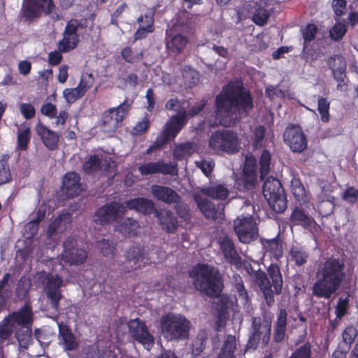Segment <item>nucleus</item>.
<instances>
[{
  "mask_svg": "<svg viewBox=\"0 0 358 358\" xmlns=\"http://www.w3.org/2000/svg\"><path fill=\"white\" fill-rule=\"evenodd\" d=\"M252 107L251 96L241 84L238 81L230 83L217 95L215 119L209 120V124L232 126L241 111L248 113Z\"/></svg>",
  "mask_w": 358,
  "mask_h": 358,
  "instance_id": "f257e3e1",
  "label": "nucleus"
},
{
  "mask_svg": "<svg viewBox=\"0 0 358 358\" xmlns=\"http://www.w3.org/2000/svg\"><path fill=\"white\" fill-rule=\"evenodd\" d=\"M345 268L343 259L328 258L318 266L313 294L317 297L329 299L340 288L345 278Z\"/></svg>",
  "mask_w": 358,
  "mask_h": 358,
  "instance_id": "f03ea898",
  "label": "nucleus"
},
{
  "mask_svg": "<svg viewBox=\"0 0 358 358\" xmlns=\"http://www.w3.org/2000/svg\"><path fill=\"white\" fill-rule=\"evenodd\" d=\"M32 322V313L29 306H25L17 312H15L6 318L0 324V338L7 339L18 327L22 326L26 329L22 334L17 332L16 338L20 349H27L31 343V331L28 327Z\"/></svg>",
  "mask_w": 358,
  "mask_h": 358,
  "instance_id": "7ed1b4c3",
  "label": "nucleus"
},
{
  "mask_svg": "<svg viewBox=\"0 0 358 358\" xmlns=\"http://www.w3.org/2000/svg\"><path fill=\"white\" fill-rule=\"evenodd\" d=\"M189 277L196 289L210 297H217L221 293L223 284L217 270L207 265L199 264L189 272Z\"/></svg>",
  "mask_w": 358,
  "mask_h": 358,
  "instance_id": "20e7f679",
  "label": "nucleus"
},
{
  "mask_svg": "<svg viewBox=\"0 0 358 358\" xmlns=\"http://www.w3.org/2000/svg\"><path fill=\"white\" fill-rule=\"evenodd\" d=\"M268 273L272 280L273 290L271 289V283L264 272L258 271L255 274V280L259 284L266 303L271 305L273 301V294H280L282 290V278L280 269L277 265L271 264L268 268Z\"/></svg>",
  "mask_w": 358,
  "mask_h": 358,
  "instance_id": "39448f33",
  "label": "nucleus"
},
{
  "mask_svg": "<svg viewBox=\"0 0 358 358\" xmlns=\"http://www.w3.org/2000/svg\"><path fill=\"white\" fill-rule=\"evenodd\" d=\"M163 336L167 340H178L187 337L189 322L181 315L168 314L161 319Z\"/></svg>",
  "mask_w": 358,
  "mask_h": 358,
  "instance_id": "423d86ee",
  "label": "nucleus"
},
{
  "mask_svg": "<svg viewBox=\"0 0 358 358\" xmlns=\"http://www.w3.org/2000/svg\"><path fill=\"white\" fill-rule=\"evenodd\" d=\"M263 194L271 208L276 213H282L287 208V200L280 181L268 177L264 182Z\"/></svg>",
  "mask_w": 358,
  "mask_h": 358,
  "instance_id": "0eeeda50",
  "label": "nucleus"
},
{
  "mask_svg": "<svg viewBox=\"0 0 358 358\" xmlns=\"http://www.w3.org/2000/svg\"><path fill=\"white\" fill-rule=\"evenodd\" d=\"M208 145L215 152L222 151L228 154H234L239 150L241 141L236 133L224 130L213 134Z\"/></svg>",
  "mask_w": 358,
  "mask_h": 358,
  "instance_id": "6e6552de",
  "label": "nucleus"
},
{
  "mask_svg": "<svg viewBox=\"0 0 358 358\" xmlns=\"http://www.w3.org/2000/svg\"><path fill=\"white\" fill-rule=\"evenodd\" d=\"M234 229L239 241L243 243H249L259 236L258 224L250 215L237 217L234 221Z\"/></svg>",
  "mask_w": 358,
  "mask_h": 358,
  "instance_id": "1a4fd4ad",
  "label": "nucleus"
},
{
  "mask_svg": "<svg viewBox=\"0 0 358 358\" xmlns=\"http://www.w3.org/2000/svg\"><path fill=\"white\" fill-rule=\"evenodd\" d=\"M128 106L121 104L117 107L106 110L101 117V129L105 133H113L122 125Z\"/></svg>",
  "mask_w": 358,
  "mask_h": 358,
  "instance_id": "9d476101",
  "label": "nucleus"
},
{
  "mask_svg": "<svg viewBox=\"0 0 358 358\" xmlns=\"http://www.w3.org/2000/svg\"><path fill=\"white\" fill-rule=\"evenodd\" d=\"M54 10L52 0H24L22 14L27 19L32 20L38 17L43 12L50 14Z\"/></svg>",
  "mask_w": 358,
  "mask_h": 358,
  "instance_id": "9b49d317",
  "label": "nucleus"
},
{
  "mask_svg": "<svg viewBox=\"0 0 358 358\" xmlns=\"http://www.w3.org/2000/svg\"><path fill=\"white\" fill-rule=\"evenodd\" d=\"M187 122V116L173 115L157 138V146H162L174 138Z\"/></svg>",
  "mask_w": 358,
  "mask_h": 358,
  "instance_id": "f8f14e48",
  "label": "nucleus"
},
{
  "mask_svg": "<svg viewBox=\"0 0 358 358\" xmlns=\"http://www.w3.org/2000/svg\"><path fill=\"white\" fill-rule=\"evenodd\" d=\"M283 138L285 143L293 152H301L307 147L306 136L299 126H288L285 130Z\"/></svg>",
  "mask_w": 358,
  "mask_h": 358,
  "instance_id": "ddd939ff",
  "label": "nucleus"
},
{
  "mask_svg": "<svg viewBox=\"0 0 358 358\" xmlns=\"http://www.w3.org/2000/svg\"><path fill=\"white\" fill-rule=\"evenodd\" d=\"M271 320L262 322L260 318L253 320V332L248 341V348H255L262 341L266 345L270 338Z\"/></svg>",
  "mask_w": 358,
  "mask_h": 358,
  "instance_id": "4468645a",
  "label": "nucleus"
},
{
  "mask_svg": "<svg viewBox=\"0 0 358 358\" xmlns=\"http://www.w3.org/2000/svg\"><path fill=\"white\" fill-rule=\"evenodd\" d=\"M62 260L70 264H83L87 259V252L82 248L76 247V241L69 238L64 243Z\"/></svg>",
  "mask_w": 358,
  "mask_h": 358,
  "instance_id": "2eb2a0df",
  "label": "nucleus"
},
{
  "mask_svg": "<svg viewBox=\"0 0 358 358\" xmlns=\"http://www.w3.org/2000/svg\"><path fill=\"white\" fill-rule=\"evenodd\" d=\"M41 277L43 278L42 282L46 287L47 295L51 301L52 307L56 309L61 299L59 288L62 285L63 275L61 273L59 276L57 274L44 273L41 274Z\"/></svg>",
  "mask_w": 358,
  "mask_h": 358,
  "instance_id": "dca6fc26",
  "label": "nucleus"
},
{
  "mask_svg": "<svg viewBox=\"0 0 358 358\" xmlns=\"http://www.w3.org/2000/svg\"><path fill=\"white\" fill-rule=\"evenodd\" d=\"M129 333L144 348L149 350L153 344V338L148 332L143 322L138 319L131 320L128 323Z\"/></svg>",
  "mask_w": 358,
  "mask_h": 358,
  "instance_id": "f3484780",
  "label": "nucleus"
},
{
  "mask_svg": "<svg viewBox=\"0 0 358 358\" xmlns=\"http://www.w3.org/2000/svg\"><path fill=\"white\" fill-rule=\"evenodd\" d=\"M125 212V207L118 203L106 205L96 211L94 215V222L97 224H105L115 220Z\"/></svg>",
  "mask_w": 358,
  "mask_h": 358,
  "instance_id": "a211bd4d",
  "label": "nucleus"
},
{
  "mask_svg": "<svg viewBox=\"0 0 358 358\" xmlns=\"http://www.w3.org/2000/svg\"><path fill=\"white\" fill-rule=\"evenodd\" d=\"M256 181V159L252 155H248L243 169V178L236 181L239 190L250 189Z\"/></svg>",
  "mask_w": 358,
  "mask_h": 358,
  "instance_id": "6ab92c4d",
  "label": "nucleus"
},
{
  "mask_svg": "<svg viewBox=\"0 0 358 358\" xmlns=\"http://www.w3.org/2000/svg\"><path fill=\"white\" fill-rule=\"evenodd\" d=\"M147 261L144 249L140 246L131 247L125 254V262L123 270L128 272L140 268Z\"/></svg>",
  "mask_w": 358,
  "mask_h": 358,
  "instance_id": "aec40b11",
  "label": "nucleus"
},
{
  "mask_svg": "<svg viewBox=\"0 0 358 358\" xmlns=\"http://www.w3.org/2000/svg\"><path fill=\"white\" fill-rule=\"evenodd\" d=\"M138 170L142 175H150L157 173L176 175L178 171L176 164H165L163 161L142 164L139 166Z\"/></svg>",
  "mask_w": 358,
  "mask_h": 358,
  "instance_id": "412c9836",
  "label": "nucleus"
},
{
  "mask_svg": "<svg viewBox=\"0 0 358 358\" xmlns=\"http://www.w3.org/2000/svg\"><path fill=\"white\" fill-rule=\"evenodd\" d=\"M71 215L69 212L61 213L50 225L47 234L50 238L56 240V236L63 233L71 222Z\"/></svg>",
  "mask_w": 358,
  "mask_h": 358,
  "instance_id": "4be33fe9",
  "label": "nucleus"
},
{
  "mask_svg": "<svg viewBox=\"0 0 358 358\" xmlns=\"http://www.w3.org/2000/svg\"><path fill=\"white\" fill-rule=\"evenodd\" d=\"M80 180V176L76 173H66L63 178V192L70 197L78 195L83 190Z\"/></svg>",
  "mask_w": 358,
  "mask_h": 358,
  "instance_id": "5701e85b",
  "label": "nucleus"
},
{
  "mask_svg": "<svg viewBox=\"0 0 358 358\" xmlns=\"http://www.w3.org/2000/svg\"><path fill=\"white\" fill-rule=\"evenodd\" d=\"M194 198L200 210L205 217L211 220H222L223 218V208L215 209L210 201L202 198L200 193H195Z\"/></svg>",
  "mask_w": 358,
  "mask_h": 358,
  "instance_id": "b1692460",
  "label": "nucleus"
},
{
  "mask_svg": "<svg viewBox=\"0 0 358 358\" xmlns=\"http://www.w3.org/2000/svg\"><path fill=\"white\" fill-rule=\"evenodd\" d=\"M290 222L292 224L301 225L308 229L311 233L317 231L318 226L314 219L306 215L301 209L295 208L293 210Z\"/></svg>",
  "mask_w": 358,
  "mask_h": 358,
  "instance_id": "393cba45",
  "label": "nucleus"
},
{
  "mask_svg": "<svg viewBox=\"0 0 358 358\" xmlns=\"http://www.w3.org/2000/svg\"><path fill=\"white\" fill-rule=\"evenodd\" d=\"M187 43V38L180 34H170L166 37V47L170 55L176 56L183 51Z\"/></svg>",
  "mask_w": 358,
  "mask_h": 358,
  "instance_id": "a878e982",
  "label": "nucleus"
},
{
  "mask_svg": "<svg viewBox=\"0 0 358 358\" xmlns=\"http://www.w3.org/2000/svg\"><path fill=\"white\" fill-rule=\"evenodd\" d=\"M152 195L158 200L167 203H177L179 201V196L172 189L162 185H153L151 189Z\"/></svg>",
  "mask_w": 358,
  "mask_h": 358,
  "instance_id": "bb28decb",
  "label": "nucleus"
},
{
  "mask_svg": "<svg viewBox=\"0 0 358 358\" xmlns=\"http://www.w3.org/2000/svg\"><path fill=\"white\" fill-rule=\"evenodd\" d=\"M243 8L248 12V15H245V16L252 17L253 22L257 25L262 26L266 23L269 14L264 8L255 3H247Z\"/></svg>",
  "mask_w": 358,
  "mask_h": 358,
  "instance_id": "cd10ccee",
  "label": "nucleus"
},
{
  "mask_svg": "<svg viewBox=\"0 0 358 358\" xmlns=\"http://www.w3.org/2000/svg\"><path fill=\"white\" fill-rule=\"evenodd\" d=\"M36 131L41 137L45 147L50 150H55L57 147L59 137L58 135L50 130L43 124H38L36 127Z\"/></svg>",
  "mask_w": 358,
  "mask_h": 358,
  "instance_id": "c85d7f7f",
  "label": "nucleus"
},
{
  "mask_svg": "<svg viewBox=\"0 0 358 358\" xmlns=\"http://www.w3.org/2000/svg\"><path fill=\"white\" fill-rule=\"evenodd\" d=\"M201 192L213 199L225 200L229 195V189L222 184L210 183L201 189Z\"/></svg>",
  "mask_w": 358,
  "mask_h": 358,
  "instance_id": "c756f323",
  "label": "nucleus"
},
{
  "mask_svg": "<svg viewBox=\"0 0 358 358\" xmlns=\"http://www.w3.org/2000/svg\"><path fill=\"white\" fill-rule=\"evenodd\" d=\"M153 13L149 11L144 17L141 16L138 18V22L140 24L139 28L135 34V39H141L146 36L147 34L153 31Z\"/></svg>",
  "mask_w": 358,
  "mask_h": 358,
  "instance_id": "7c9ffc66",
  "label": "nucleus"
},
{
  "mask_svg": "<svg viewBox=\"0 0 358 358\" xmlns=\"http://www.w3.org/2000/svg\"><path fill=\"white\" fill-rule=\"evenodd\" d=\"M156 216L163 229L173 233L177 228L178 221L171 212L166 210L156 211Z\"/></svg>",
  "mask_w": 358,
  "mask_h": 358,
  "instance_id": "2f4dec72",
  "label": "nucleus"
},
{
  "mask_svg": "<svg viewBox=\"0 0 358 358\" xmlns=\"http://www.w3.org/2000/svg\"><path fill=\"white\" fill-rule=\"evenodd\" d=\"M59 342L65 350H72L78 345L76 337L71 333L70 329L65 325L59 324Z\"/></svg>",
  "mask_w": 358,
  "mask_h": 358,
  "instance_id": "473e14b6",
  "label": "nucleus"
},
{
  "mask_svg": "<svg viewBox=\"0 0 358 358\" xmlns=\"http://www.w3.org/2000/svg\"><path fill=\"white\" fill-rule=\"evenodd\" d=\"M129 209H134L144 214L151 213L154 210V203L152 201L145 198H136L126 202Z\"/></svg>",
  "mask_w": 358,
  "mask_h": 358,
  "instance_id": "72a5a7b5",
  "label": "nucleus"
},
{
  "mask_svg": "<svg viewBox=\"0 0 358 358\" xmlns=\"http://www.w3.org/2000/svg\"><path fill=\"white\" fill-rule=\"evenodd\" d=\"M317 32V27L313 24H309L302 29V35L303 38V53L307 56L310 55L313 59H316L317 57L310 54L309 43L315 38Z\"/></svg>",
  "mask_w": 358,
  "mask_h": 358,
  "instance_id": "f704fd0d",
  "label": "nucleus"
},
{
  "mask_svg": "<svg viewBox=\"0 0 358 358\" xmlns=\"http://www.w3.org/2000/svg\"><path fill=\"white\" fill-rule=\"evenodd\" d=\"M220 247L224 257L231 262H237L238 254L234 243L228 236H224L220 241Z\"/></svg>",
  "mask_w": 358,
  "mask_h": 358,
  "instance_id": "c9c22d12",
  "label": "nucleus"
},
{
  "mask_svg": "<svg viewBox=\"0 0 358 358\" xmlns=\"http://www.w3.org/2000/svg\"><path fill=\"white\" fill-rule=\"evenodd\" d=\"M45 215V209L43 208H40L37 211V217L24 225L23 235L26 238H31L36 234L38 230V224L39 222L43 219Z\"/></svg>",
  "mask_w": 358,
  "mask_h": 358,
  "instance_id": "e433bc0d",
  "label": "nucleus"
},
{
  "mask_svg": "<svg viewBox=\"0 0 358 358\" xmlns=\"http://www.w3.org/2000/svg\"><path fill=\"white\" fill-rule=\"evenodd\" d=\"M328 64L332 70L334 78H341L343 73H345L346 62L343 57L335 55L331 57Z\"/></svg>",
  "mask_w": 358,
  "mask_h": 358,
  "instance_id": "4c0bfd02",
  "label": "nucleus"
},
{
  "mask_svg": "<svg viewBox=\"0 0 358 358\" xmlns=\"http://www.w3.org/2000/svg\"><path fill=\"white\" fill-rule=\"evenodd\" d=\"M287 325V313L281 309L279 312L277 322L275 327L274 340L277 342L281 341L285 335Z\"/></svg>",
  "mask_w": 358,
  "mask_h": 358,
  "instance_id": "58836bf2",
  "label": "nucleus"
},
{
  "mask_svg": "<svg viewBox=\"0 0 358 358\" xmlns=\"http://www.w3.org/2000/svg\"><path fill=\"white\" fill-rule=\"evenodd\" d=\"M197 151V147L192 143H186L177 145L173 150V157L176 159H182L190 156Z\"/></svg>",
  "mask_w": 358,
  "mask_h": 358,
  "instance_id": "ea45409f",
  "label": "nucleus"
},
{
  "mask_svg": "<svg viewBox=\"0 0 358 358\" xmlns=\"http://www.w3.org/2000/svg\"><path fill=\"white\" fill-rule=\"evenodd\" d=\"M189 106L188 101H179L178 99H171L166 102V108L169 110L176 111V115L187 116V108Z\"/></svg>",
  "mask_w": 358,
  "mask_h": 358,
  "instance_id": "a19ab883",
  "label": "nucleus"
},
{
  "mask_svg": "<svg viewBox=\"0 0 358 358\" xmlns=\"http://www.w3.org/2000/svg\"><path fill=\"white\" fill-rule=\"evenodd\" d=\"M236 348V341L234 336H228L222 348L218 358H235L234 352Z\"/></svg>",
  "mask_w": 358,
  "mask_h": 358,
  "instance_id": "79ce46f5",
  "label": "nucleus"
},
{
  "mask_svg": "<svg viewBox=\"0 0 358 358\" xmlns=\"http://www.w3.org/2000/svg\"><path fill=\"white\" fill-rule=\"evenodd\" d=\"M78 41V36H74L64 31L63 38L59 43V50L62 52H68L75 48Z\"/></svg>",
  "mask_w": 358,
  "mask_h": 358,
  "instance_id": "37998d69",
  "label": "nucleus"
},
{
  "mask_svg": "<svg viewBox=\"0 0 358 358\" xmlns=\"http://www.w3.org/2000/svg\"><path fill=\"white\" fill-rule=\"evenodd\" d=\"M139 227L138 222L132 219H127L124 222L116 226L120 232L128 236H134Z\"/></svg>",
  "mask_w": 358,
  "mask_h": 358,
  "instance_id": "c03bdc74",
  "label": "nucleus"
},
{
  "mask_svg": "<svg viewBox=\"0 0 358 358\" xmlns=\"http://www.w3.org/2000/svg\"><path fill=\"white\" fill-rule=\"evenodd\" d=\"M182 75L185 85L189 87L196 85L199 81L198 72L190 67H185Z\"/></svg>",
  "mask_w": 358,
  "mask_h": 358,
  "instance_id": "a18cd8bd",
  "label": "nucleus"
},
{
  "mask_svg": "<svg viewBox=\"0 0 358 358\" xmlns=\"http://www.w3.org/2000/svg\"><path fill=\"white\" fill-rule=\"evenodd\" d=\"M30 140V129L26 126H22L17 134V148L24 150Z\"/></svg>",
  "mask_w": 358,
  "mask_h": 358,
  "instance_id": "49530a36",
  "label": "nucleus"
},
{
  "mask_svg": "<svg viewBox=\"0 0 358 358\" xmlns=\"http://www.w3.org/2000/svg\"><path fill=\"white\" fill-rule=\"evenodd\" d=\"M121 55L122 58L128 63H135L140 61L143 55L139 50H132L129 47L124 48Z\"/></svg>",
  "mask_w": 358,
  "mask_h": 358,
  "instance_id": "de8ad7c7",
  "label": "nucleus"
},
{
  "mask_svg": "<svg viewBox=\"0 0 358 358\" xmlns=\"http://www.w3.org/2000/svg\"><path fill=\"white\" fill-rule=\"evenodd\" d=\"M8 156H3L0 161V184L8 182L11 180V174L8 164Z\"/></svg>",
  "mask_w": 358,
  "mask_h": 358,
  "instance_id": "09e8293b",
  "label": "nucleus"
},
{
  "mask_svg": "<svg viewBox=\"0 0 358 358\" xmlns=\"http://www.w3.org/2000/svg\"><path fill=\"white\" fill-rule=\"evenodd\" d=\"M63 97L67 103H74L80 99L85 94L78 87L73 88H66L63 91Z\"/></svg>",
  "mask_w": 358,
  "mask_h": 358,
  "instance_id": "8fccbe9b",
  "label": "nucleus"
},
{
  "mask_svg": "<svg viewBox=\"0 0 358 358\" xmlns=\"http://www.w3.org/2000/svg\"><path fill=\"white\" fill-rule=\"evenodd\" d=\"M334 198L332 196H327L326 199H321L318 206L320 213L322 215H327L331 213L334 207Z\"/></svg>",
  "mask_w": 358,
  "mask_h": 358,
  "instance_id": "3c124183",
  "label": "nucleus"
},
{
  "mask_svg": "<svg viewBox=\"0 0 358 358\" xmlns=\"http://www.w3.org/2000/svg\"><path fill=\"white\" fill-rule=\"evenodd\" d=\"M308 259V255L301 248L293 247L290 251V261H294L297 265L305 264Z\"/></svg>",
  "mask_w": 358,
  "mask_h": 358,
  "instance_id": "603ef678",
  "label": "nucleus"
},
{
  "mask_svg": "<svg viewBox=\"0 0 358 358\" xmlns=\"http://www.w3.org/2000/svg\"><path fill=\"white\" fill-rule=\"evenodd\" d=\"M347 31V27L345 24L342 22L336 23L330 29V37L334 41L341 39Z\"/></svg>",
  "mask_w": 358,
  "mask_h": 358,
  "instance_id": "864d4df0",
  "label": "nucleus"
},
{
  "mask_svg": "<svg viewBox=\"0 0 358 358\" xmlns=\"http://www.w3.org/2000/svg\"><path fill=\"white\" fill-rule=\"evenodd\" d=\"M270 161H271V155L269 152L266 150H264L261 155L260 158V173L261 178L263 179L265 177L270 169Z\"/></svg>",
  "mask_w": 358,
  "mask_h": 358,
  "instance_id": "5fc2aeb1",
  "label": "nucleus"
},
{
  "mask_svg": "<svg viewBox=\"0 0 358 358\" xmlns=\"http://www.w3.org/2000/svg\"><path fill=\"white\" fill-rule=\"evenodd\" d=\"M329 102L323 98L319 99L317 103V110L321 115V120L323 122H328L329 120Z\"/></svg>",
  "mask_w": 358,
  "mask_h": 358,
  "instance_id": "6e6d98bb",
  "label": "nucleus"
},
{
  "mask_svg": "<svg viewBox=\"0 0 358 358\" xmlns=\"http://www.w3.org/2000/svg\"><path fill=\"white\" fill-rule=\"evenodd\" d=\"M94 78L90 73H85L82 74L78 87L85 94V92L92 86Z\"/></svg>",
  "mask_w": 358,
  "mask_h": 358,
  "instance_id": "4d7b16f0",
  "label": "nucleus"
},
{
  "mask_svg": "<svg viewBox=\"0 0 358 358\" xmlns=\"http://www.w3.org/2000/svg\"><path fill=\"white\" fill-rule=\"evenodd\" d=\"M292 194L301 206L305 205L306 208H310V206H313V205H310L308 202L305 189L303 186L293 188Z\"/></svg>",
  "mask_w": 358,
  "mask_h": 358,
  "instance_id": "13d9d810",
  "label": "nucleus"
},
{
  "mask_svg": "<svg viewBox=\"0 0 358 358\" xmlns=\"http://www.w3.org/2000/svg\"><path fill=\"white\" fill-rule=\"evenodd\" d=\"M264 247L275 257H278L281 255V245L275 239L267 241L264 244Z\"/></svg>",
  "mask_w": 358,
  "mask_h": 358,
  "instance_id": "bf43d9fd",
  "label": "nucleus"
},
{
  "mask_svg": "<svg viewBox=\"0 0 358 358\" xmlns=\"http://www.w3.org/2000/svg\"><path fill=\"white\" fill-rule=\"evenodd\" d=\"M357 336V330L352 326L345 328L343 333V339L344 342L348 345L353 343L354 340Z\"/></svg>",
  "mask_w": 358,
  "mask_h": 358,
  "instance_id": "052dcab7",
  "label": "nucleus"
},
{
  "mask_svg": "<svg viewBox=\"0 0 358 358\" xmlns=\"http://www.w3.org/2000/svg\"><path fill=\"white\" fill-rule=\"evenodd\" d=\"M97 247L103 255L109 257L113 255L114 252V245L113 243H110L108 241L103 240L101 242H98Z\"/></svg>",
  "mask_w": 358,
  "mask_h": 358,
  "instance_id": "680f3d73",
  "label": "nucleus"
},
{
  "mask_svg": "<svg viewBox=\"0 0 358 358\" xmlns=\"http://www.w3.org/2000/svg\"><path fill=\"white\" fill-rule=\"evenodd\" d=\"M348 306V300L347 299L339 298L335 309V313L337 318L341 319L345 315Z\"/></svg>",
  "mask_w": 358,
  "mask_h": 358,
  "instance_id": "e2e57ef3",
  "label": "nucleus"
},
{
  "mask_svg": "<svg viewBox=\"0 0 358 358\" xmlns=\"http://www.w3.org/2000/svg\"><path fill=\"white\" fill-rule=\"evenodd\" d=\"M196 166L208 176L214 168V163L211 160H201L195 162Z\"/></svg>",
  "mask_w": 358,
  "mask_h": 358,
  "instance_id": "0e129e2a",
  "label": "nucleus"
},
{
  "mask_svg": "<svg viewBox=\"0 0 358 358\" xmlns=\"http://www.w3.org/2000/svg\"><path fill=\"white\" fill-rule=\"evenodd\" d=\"M20 110L22 115L26 119H31L35 115V108L30 103H20Z\"/></svg>",
  "mask_w": 358,
  "mask_h": 358,
  "instance_id": "69168bd1",
  "label": "nucleus"
},
{
  "mask_svg": "<svg viewBox=\"0 0 358 358\" xmlns=\"http://www.w3.org/2000/svg\"><path fill=\"white\" fill-rule=\"evenodd\" d=\"M138 76L134 73H129L125 78H122L123 88H134L138 84Z\"/></svg>",
  "mask_w": 358,
  "mask_h": 358,
  "instance_id": "338daca9",
  "label": "nucleus"
},
{
  "mask_svg": "<svg viewBox=\"0 0 358 358\" xmlns=\"http://www.w3.org/2000/svg\"><path fill=\"white\" fill-rule=\"evenodd\" d=\"M310 348L309 345H304L297 349L290 358H310Z\"/></svg>",
  "mask_w": 358,
  "mask_h": 358,
  "instance_id": "774afa93",
  "label": "nucleus"
}]
</instances>
